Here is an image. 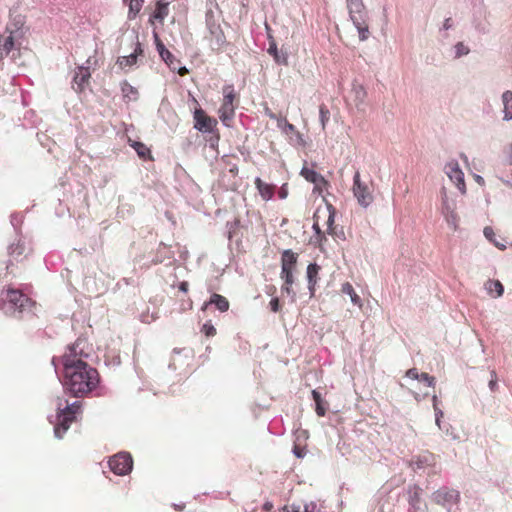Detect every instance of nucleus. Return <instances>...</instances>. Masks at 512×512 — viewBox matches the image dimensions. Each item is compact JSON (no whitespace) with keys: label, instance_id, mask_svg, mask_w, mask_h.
<instances>
[{"label":"nucleus","instance_id":"49530a36","mask_svg":"<svg viewBox=\"0 0 512 512\" xmlns=\"http://www.w3.org/2000/svg\"><path fill=\"white\" fill-rule=\"evenodd\" d=\"M278 195H279V198H281V199H285V198L287 197V195H288V190H287L286 184H285V185H283V186L280 188V190H279V192H278Z\"/></svg>","mask_w":512,"mask_h":512},{"label":"nucleus","instance_id":"ea45409f","mask_svg":"<svg viewBox=\"0 0 512 512\" xmlns=\"http://www.w3.org/2000/svg\"><path fill=\"white\" fill-rule=\"evenodd\" d=\"M282 131L287 135L297 134L300 136V133L297 131L295 125L291 124L290 122L283 128Z\"/></svg>","mask_w":512,"mask_h":512},{"label":"nucleus","instance_id":"3c124183","mask_svg":"<svg viewBox=\"0 0 512 512\" xmlns=\"http://www.w3.org/2000/svg\"><path fill=\"white\" fill-rule=\"evenodd\" d=\"M292 285L293 284H285L284 283L283 286H282V291L286 292L287 294L292 293Z\"/></svg>","mask_w":512,"mask_h":512},{"label":"nucleus","instance_id":"cd10ccee","mask_svg":"<svg viewBox=\"0 0 512 512\" xmlns=\"http://www.w3.org/2000/svg\"><path fill=\"white\" fill-rule=\"evenodd\" d=\"M486 289L491 294L493 292H495L497 297H500L503 294V292H504L503 285H502V283L499 280H489V281H487Z\"/></svg>","mask_w":512,"mask_h":512},{"label":"nucleus","instance_id":"5fc2aeb1","mask_svg":"<svg viewBox=\"0 0 512 512\" xmlns=\"http://www.w3.org/2000/svg\"><path fill=\"white\" fill-rule=\"evenodd\" d=\"M451 26H452V24H451V18H447V19L445 20V22H444L443 27H444V29H446V30H447V29L451 28Z\"/></svg>","mask_w":512,"mask_h":512},{"label":"nucleus","instance_id":"2f4dec72","mask_svg":"<svg viewBox=\"0 0 512 512\" xmlns=\"http://www.w3.org/2000/svg\"><path fill=\"white\" fill-rule=\"evenodd\" d=\"M456 209V205L454 203V201H449L446 193L444 192L443 193V196H442V213H445V212H453V210Z\"/></svg>","mask_w":512,"mask_h":512},{"label":"nucleus","instance_id":"412c9836","mask_svg":"<svg viewBox=\"0 0 512 512\" xmlns=\"http://www.w3.org/2000/svg\"><path fill=\"white\" fill-rule=\"evenodd\" d=\"M341 292L343 294H347L350 296V299H351V302L358 306L359 308H362L363 306V303H362V300L361 298L359 297V295L355 292L353 286L351 283L349 282H345L342 284L341 286Z\"/></svg>","mask_w":512,"mask_h":512},{"label":"nucleus","instance_id":"0eeeda50","mask_svg":"<svg viewBox=\"0 0 512 512\" xmlns=\"http://www.w3.org/2000/svg\"><path fill=\"white\" fill-rule=\"evenodd\" d=\"M108 464L114 474L123 476L131 472L133 459L129 453L120 452L112 456Z\"/></svg>","mask_w":512,"mask_h":512},{"label":"nucleus","instance_id":"4468645a","mask_svg":"<svg viewBox=\"0 0 512 512\" xmlns=\"http://www.w3.org/2000/svg\"><path fill=\"white\" fill-rule=\"evenodd\" d=\"M254 184L264 201L271 200L275 194L276 186L273 184H269L264 182L261 178L257 177L254 181Z\"/></svg>","mask_w":512,"mask_h":512},{"label":"nucleus","instance_id":"603ef678","mask_svg":"<svg viewBox=\"0 0 512 512\" xmlns=\"http://www.w3.org/2000/svg\"><path fill=\"white\" fill-rule=\"evenodd\" d=\"M265 113H266V115H267L270 119H272V120H275V119H277V117H278V115H277V114H275L274 112H272V111H271L270 109H268V108L266 109Z\"/></svg>","mask_w":512,"mask_h":512},{"label":"nucleus","instance_id":"4be33fe9","mask_svg":"<svg viewBox=\"0 0 512 512\" xmlns=\"http://www.w3.org/2000/svg\"><path fill=\"white\" fill-rule=\"evenodd\" d=\"M422 489L418 485H411L408 488V502L413 508H418L421 501Z\"/></svg>","mask_w":512,"mask_h":512},{"label":"nucleus","instance_id":"f3484780","mask_svg":"<svg viewBox=\"0 0 512 512\" xmlns=\"http://www.w3.org/2000/svg\"><path fill=\"white\" fill-rule=\"evenodd\" d=\"M320 269L321 267L316 263H311L307 267L308 287L311 293L314 292L315 286L317 285Z\"/></svg>","mask_w":512,"mask_h":512},{"label":"nucleus","instance_id":"6e6552de","mask_svg":"<svg viewBox=\"0 0 512 512\" xmlns=\"http://www.w3.org/2000/svg\"><path fill=\"white\" fill-rule=\"evenodd\" d=\"M433 501L437 505L449 507L455 505L460 501V493L456 489L441 487L433 494Z\"/></svg>","mask_w":512,"mask_h":512},{"label":"nucleus","instance_id":"052dcab7","mask_svg":"<svg viewBox=\"0 0 512 512\" xmlns=\"http://www.w3.org/2000/svg\"><path fill=\"white\" fill-rule=\"evenodd\" d=\"M269 53H270V54H274V56H276V55H277V49H276V47H275V46H270V48H269Z\"/></svg>","mask_w":512,"mask_h":512},{"label":"nucleus","instance_id":"393cba45","mask_svg":"<svg viewBox=\"0 0 512 512\" xmlns=\"http://www.w3.org/2000/svg\"><path fill=\"white\" fill-rule=\"evenodd\" d=\"M131 146L134 148V150L136 151L137 155L141 158V159H150V160H153V157L151 155V151L150 149L142 142H138V141H134Z\"/></svg>","mask_w":512,"mask_h":512},{"label":"nucleus","instance_id":"69168bd1","mask_svg":"<svg viewBox=\"0 0 512 512\" xmlns=\"http://www.w3.org/2000/svg\"><path fill=\"white\" fill-rule=\"evenodd\" d=\"M10 265H12V263L7 264V266H6L7 270L9 269Z\"/></svg>","mask_w":512,"mask_h":512},{"label":"nucleus","instance_id":"79ce46f5","mask_svg":"<svg viewBox=\"0 0 512 512\" xmlns=\"http://www.w3.org/2000/svg\"><path fill=\"white\" fill-rule=\"evenodd\" d=\"M161 58L173 69H175L176 67L174 66V62H178L176 60V58L174 57V55L170 52V55L167 56V55H164V56H161Z\"/></svg>","mask_w":512,"mask_h":512},{"label":"nucleus","instance_id":"f8f14e48","mask_svg":"<svg viewBox=\"0 0 512 512\" xmlns=\"http://www.w3.org/2000/svg\"><path fill=\"white\" fill-rule=\"evenodd\" d=\"M91 73L88 67H77L73 77L72 88L77 93L84 92L86 86L89 84Z\"/></svg>","mask_w":512,"mask_h":512},{"label":"nucleus","instance_id":"f03ea898","mask_svg":"<svg viewBox=\"0 0 512 512\" xmlns=\"http://www.w3.org/2000/svg\"><path fill=\"white\" fill-rule=\"evenodd\" d=\"M35 302L21 290L7 287L0 291V310L7 316L23 319L33 314Z\"/></svg>","mask_w":512,"mask_h":512},{"label":"nucleus","instance_id":"680f3d73","mask_svg":"<svg viewBox=\"0 0 512 512\" xmlns=\"http://www.w3.org/2000/svg\"><path fill=\"white\" fill-rule=\"evenodd\" d=\"M475 179H476V181H477L479 184H484V180H483V178H482L481 176L476 175V176H475Z\"/></svg>","mask_w":512,"mask_h":512},{"label":"nucleus","instance_id":"c9c22d12","mask_svg":"<svg viewBox=\"0 0 512 512\" xmlns=\"http://www.w3.org/2000/svg\"><path fill=\"white\" fill-rule=\"evenodd\" d=\"M316 506L314 504L305 505L303 511L300 508H295V506H291L290 508L286 507L284 512H314Z\"/></svg>","mask_w":512,"mask_h":512},{"label":"nucleus","instance_id":"0e129e2a","mask_svg":"<svg viewBox=\"0 0 512 512\" xmlns=\"http://www.w3.org/2000/svg\"><path fill=\"white\" fill-rule=\"evenodd\" d=\"M222 160H223L226 164H229V162H228V156H224V157L222 158Z\"/></svg>","mask_w":512,"mask_h":512},{"label":"nucleus","instance_id":"c85d7f7f","mask_svg":"<svg viewBox=\"0 0 512 512\" xmlns=\"http://www.w3.org/2000/svg\"><path fill=\"white\" fill-rule=\"evenodd\" d=\"M319 118L322 130H325L330 119V111L325 104L319 106Z\"/></svg>","mask_w":512,"mask_h":512},{"label":"nucleus","instance_id":"a878e982","mask_svg":"<svg viewBox=\"0 0 512 512\" xmlns=\"http://www.w3.org/2000/svg\"><path fill=\"white\" fill-rule=\"evenodd\" d=\"M312 398L313 400L315 401V404H316V414L319 416V417H323L325 416L326 414V407H325V403L321 397V394L317 391V390H312Z\"/></svg>","mask_w":512,"mask_h":512},{"label":"nucleus","instance_id":"de8ad7c7","mask_svg":"<svg viewBox=\"0 0 512 512\" xmlns=\"http://www.w3.org/2000/svg\"><path fill=\"white\" fill-rule=\"evenodd\" d=\"M314 229H315V232L317 234L318 237H320V241H322V239L326 240V237L324 236V233L320 230V228L318 227L317 224H314Z\"/></svg>","mask_w":512,"mask_h":512},{"label":"nucleus","instance_id":"2eb2a0df","mask_svg":"<svg viewBox=\"0 0 512 512\" xmlns=\"http://www.w3.org/2000/svg\"><path fill=\"white\" fill-rule=\"evenodd\" d=\"M210 304L215 305L220 312H226L229 310L230 307L228 299L217 293H213L209 301L203 304L202 310H205Z\"/></svg>","mask_w":512,"mask_h":512},{"label":"nucleus","instance_id":"f704fd0d","mask_svg":"<svg viewBox=\"0 0 512 512\" xmlns=\"http://www.w3.org/2000/svg\"><path fill=\"white\" fill-rule=\"evenodd\" d=\"M443 214H444L448 224L453 226L454 229H456L457 228V224H458V215H457L456 211L453 210L452 213L451 212H445Z\"/></svg>","mask_w":512,"mask_h":512},{"label":"nucleus","instance_id":"7c9ffc66","mask_svg":"<svg viewBox=\"0 0 512 512\" xmlns=\"http://www.w3.org/2000/svg\"><path fill=\"white\" fill-rule=\"evenodd\" d=\"M8 253L10 256H13L16 258L23 255V253H24L23 244H21L20 242L11 244L8 248Z\"/></svg>","mask_w":512,"mask_h":512},{"label":"nucleus","instance_id":"a18cd8bd","mask_svg":"<svg viewBox=\"0 0 512 512\" xmlns=\"http://www.w3.org/2000/svg\"><path fill=\"white\" fill-rule=\"evenodd\" d=\"M275 120L277 121V126L281 130H283V128L289 123L288 120L282 116H278L277 119H275Z\"/></svg>","mask_w":512,"mask_h":512},{"label":"nucleus","instance_id":"58836bf2","mask_svg":"<svg viewBox=\"0 0 512 512\" xmlns=\"http://www.w3.org/2000/svg\"><path fill=\"white\" fill-rule=\"evenodd\" d=\"M418 380L424 381L430 387H433L435 385V378L433 376H430L428 373H421L420 378Z\"/></svg>","mask_w":512,"mask_h":512},{"label":"nucleus","instance_id":"a19ab883","mask_svg":"<svg viewBox=\"0 0 512 512\" xmlns=\"http://www.w3.org/2000/svg\"><path fill=\"white\" fill-rule=\"evenodd\" d=\"M334 213H329V217L327 220V233L328 234H334Z\"/></svg>","mask_w":512,"mask_h":512},{"label":"nucleus","instance_id":"72a5a7b5","mask_svg":"<svg viewBox=\"0 0 512 512\" xmlns=\"http://www.w3.org/2000/svg\"><path fill=\"white\" fill-rule=\"evenodd\" d=\"M201 332L204 333L206 337H213L216 335V328L213 326L211 321H208L203 324Z\"/></svg>","mask_w":512,"mask_h":512},{"label":"nucleus","instance_id":"6e6d98bb","mask_svg":"<svg viewBox=\"0 0 512 512\" xmlns=\"http://www.w3.org/2000/svg\"><path fill=\"white\" fill-rule=\"evenodd\" d=\"M484 234H485V236H486L487 238H490L491 234H493L492 228H490V227H486V228L484 229Z\"/></svg>","mask_w":512,"mask_h":512},{"label":"nucleus","instance_id":"7ed1b4c3","mask_svg":"<svg viewBox=\"0 0 512 512\" xmlns=\"http://www.w3.org/2000/svg\"><path fill=\"white\" fill-rule=\"evenodd\" d=\"M82 402L77 400L69 404L67 400L58 398L57 402V424L54 427L55 436L63 438L70 425L76 421L77 415L81 413Z\"/></svg>","mask_w":512,"mask_h":512},{"label":"nucleus","instance_id":"c03bdc74","mask_svg":"<svg viewBox=\"0 0 512 512\" xmlns=\"http://www.w3.org/2000/svg\"><path fill=\"white\" fill-rule=\"evenodd\" d=\"M489 387L492 391H495L497 388V375L495 371L491 372V379L489 381Z\"/></svg>","mask_w":512,"mask_h":512},{"label":"nucleus","instance_id":"a211bd4d","mask_svg":"<svg viewBox=\"0 0 512 512\" xmlns=\"http://www.w3.org/2000/svg\"><path fill=\"white\" fill-rule=\"evenodd\" d=\"M14 48V38L12 33L9 35H0V60L7 56Z\"/></svg>","mask_w":512,"mask_h":512},{"label":"nucleus","instance_id":"e433bc0d","mask_svg":"<svg viewBox=\"0 0 512 512\" xmlns=\"http://www.w3.org/2000/svg\"><path fill=\"white\" fill-rule=\"evenodd\" d=\"M456 57H461L463 55H467L469 53V48L465 46L462 42H458L455 45Z\"/></svg>","mask_w":512,"mask_h":512},{"label":"nucleus","instance_id":"423d86ee","mask_svg":"<svg viewBox=\"0 0 512 512\" xmlns=\"http://www.w3.org/2000/svg\"><path fill=\"white\" fill-rule=\"evenodd\" d=\"M236 92L233 85H225L223 87V101L219 108V118L226 125L233 119L235 114Z\"/></svg>","mask_w":512,"mask_h":512},{"label":"nucleus","instance_id":"4d7b16f0","mask_svg":"<svg viewBox=\"0 0 512 512\" xmlns=\"http://www.w3.org/2000/svg\"><path fill=\"white\" fill-rule=\"evenodd\" d=\"M187 73H188V69H187L186 67H182V68H180V69L178 70V74H179L180 76H184V75H186Z\"/></svg>","mask_w":512,"mask_h":512},{"label":"nucleus","instance_id":"6ab92c4d","mask_svg":"<svg viewBox=\"0 0 512 512\" xmlns=\"http://www.w3.org/2000/svg\"><path fill=\"white\" fill-rule=\"evenodd\" d=\"M210 34L212 36L211 42L214 43L217 49L222 48L226 43V37L219 25L210 27Z\"/></svg>","mask_w":512,"mask_h":512},{"label":"nucleus","instance_id":"5701e85b","mask_svg":"<svg viewBox=\"0 0 512 512\" xmlns=\"http://www.w3.org/2000/svg\"><path fill=\"white\" fill-rule=\"evenodd\" d=\"M435 464V456L433 453L425 452L419 456H417L415 460L416 468L422 469L427 466H432Z\"/></svg>","mask_w":512,"mask_h":512},{"label":"nucleus","instance_id":"13d9d810","mask_svg":"<svg viewBox=\"0 0 512 512\" xmlns=\"http://www.w3.org/2000/svg\"><path fill=\"white\" fill-rule=\"evenodd\" d=\"M432 402H433V408L434 409L439 408L438 407V397L436 395H433Z\"/></svg>","mask_w":512,"mask_h":512},{"label":"nucleus","instance_id":"9b49d317","mask_svg":"<svg viewBox=\"0 0 512 512\" xmlns=\"http://www.w3.org/2000/svg\"><path fill=\"white\" fill-rule=\"evenodd\" d=\"M194 128L199 131L210 132L216 126L217 121L208 116L201 108L194 111Z\"/></svg>","mask_w":512,"mask_h":512},{"label":"nucleus","instance_id":"b1692460","mask_svg":"<svg viewBox=\"0 0 512 512\" xmlns=\"http://www.w3.org/2000/svg\"><path fill=\"white\" fill-rule=\"evenodd\" d=\"M502 101L504 106V119L512 120V92L505 91L502 95Z\"/></svg>","mask_w":512,"mask_h":512},{"label":"nucleus","instance_id":"ddd939ff","mask_svg":"<svg viewBox=\"0 0 512 512\" xmlns=\"http://www.w3.org/2000/svg\"><path fill=\"white\" fill-rule=\"evenodd\" d=\"M169 14V2H164L163 0H158L156 2L155 10L150 15L149 22L154 24L155 21H159L161 24L164 22V19Z\"/></svg>","mask_w":512,"mask_h":512},{"label":"nucleus","instance_id":"aec40b11","mask_svg":"<svg viewBox=\"0 0 512 512\" xmlns=\"http://www.w3.org/2000/svg\"><path fill=\"white\" fill-rule=\"evenodd\" d=\"M121 92L126 102L136 101L139 97L138 90L127 81L121 83Z\"/></svg>","mask_w":512,"mask_h":512},{"label":"nucleus","instance_id":"20e7f679","mask_svg":"<svg viewBox=\"0 0 512 512\" xmlns=\"http://www.w3.org/2000/svg\"><path fill=\"white\" fill-rule=\"evenodd\" d=\"M350 18L358 30L359 39H368L370 32L368 26V14L362 0H346Z\"/></svg>","mask_w":512,"mask_h":512},{"label":"nucleus","instance_id":"39448f33","mask_svg":"<svg viewBox=\"0 0 512 512\" xmlns=\"http://www.w3.org/2000/svg\"><path fill=\"white\" fill-rule=\"evenodd\" d=\"M373 190V182L362 181L360 173L357 171L353 177L352 191L360 206L367 208L373 203Z\"/></svg>","mask_w":512,"mask_h":512},{"label":"nucleus","instance_id":"dca6fc26","mask_svg":"<svg viewBox=\"0 0 512 512\" xmlns=\"http://www.w3.org/2000/svg\"><path fill=\"white\" fill-rule=\"evenodd\" d=\"M298 261V254L291 249L284 250L281 256V269L295 270Z\"/></svg>","mask_w":512,"mask_h":512},{"label":"nucleus","instance_id":"bb28decb","mask_svg":"<svg viewBox=\"0 0 512 512\" xmlns=\"http://www.w3.org/2000/svg\"><path fill=\"white\" fill-rule=\"evenodd\" d=\"M141 53H142V49H141L140 45L138 44L135 51L132 54H130L128 56H123L119 59V64L121 66H132L137 62L138 54H141Z\"/></svg>","mask_w":512,"mask_h":512},{"label":"nucleus","instance_id":"4c0bfd02","mask_svg":"<svg viewBox=\"0 0 512 512\" xmlns=\"http://www.w3.org/2000/svg\"><path fill=\"white\" fill-rule=\"evenodd\" d=\"M269 306L272 312H279L282 308V305L280 303V300L278 297L272 298L269 302Z\"/></svg>","mask_w":512,"mask_h":512},{"label":"nucleus","instance_id":"f257e3e1","mask_svg":"<svg viewBox=\"0 0 512 512\" xmlns=\"http://www.w3.org/2000/svg\"><path fill=\"white\" fill-rule=\"evenodd\" d=\"M82 342L77 340L68 346L59 361L63 365V387L74 397H83L92 392L99 384L98 371L90 366L83 357Z\"/></svg>","mask_w":512,"mask_h":512},{"label":"nucleus","instance_id":"c756f323","mask_svg":"<svg viewBox=\"0 0 512 512\" xmlns=\"http://www.w3.org/2000/svg\"><path fill=\"white\" fill-rule=\"evenodd\" d=\"M153 38H154V42H155V45H156V48H157V51L159 53L160 56H164V55H167L169 56L170 55V51L168 49H166L165 45L163 44V42L161 41L159 35L157 32H153Z\"/></svg>","mask_w":512,"mask_h":512},{"label":"nucleus","instance_id":"e2e57ef3","mask_svg":"<svg viewBox=\"0 0 512 512\" xmlns=\"http://www.w3.org/2000/svg\"><path fill=\"white\" fill-rule=\"evenodd\" d=\"M435 421H436L437 426L440 428L441 419L440 418H435Z\"/></svg>","mask_w":512,"mask_h":512},{"label":"nucleus","instance_id":"37998d69","mask_svg":"<svg viewBox=\"0 0 512 512\" xmlns=\"http://www.w3.org/2000/svg\"><path fill=\"white\" fill-rule=\"evenodd\" d=\"M420 374L416 368H411L406 372V376L408 378L418 380L420 378Z\"/></svg>","mask_w":512,"mask_h":512},{"label":"nucleus","instance_id":"473e14b6","mask_svg":"<svg viewBox=\"0 0 512 512\" xmlns=\"http://www.w3.org/2000/svg\"><path fill=\"white\" fill-rule=\"evenodd\" d=\"M294 271L289 269H281V279L285 282V284H293L294 283Z\"/></svg>","mask_w":512,"mask_h":512},{"label":"nucleus","instance_id":"bf43d9fd","mask_svg":"<svg viewBox=\"0 0 512 512\" xmlns=\"http://www.w3.org/2000/svg\"><path fill=\"white\" fill-rule=\"evenodd\" d=\"M230 173H232L233 175H237L238 173V167L236 165H233L230 169H229Z\"/></svg>","mask_w":512,"mask_h":512},{"label":"nucleus","instance_id":"09e8293b","mask_svg":"<svg viewBox=\"0 0 512 512\" xmlns=\"http://www.w3.org/2000/svg\"><path fill=\"white\" fill-rule=\"evenodd\" d=\"M189 289V284L188 282L186 281H182L180 284H179V290L182 291V292H187Z\"/></svg>","mask_w":512,"mask_h":512},{"label":"nucleus","instance_id":"864d4df0","mask_svg":"<svg viewBox=\"0 0 512 512\" xmlns=\"http://www.w3.org/2000/svg\"><path fill=\"white\" fill-rule=\"evenodd\" d=\"M435 411V418H442L443 417V411L440 408L434 409Z\"/></svg>","mask_w":512,"mask_h":512},{"label":"nucleus","instance_id":"1a4fd4ad","mask_svg":"<svg viewBox=\"0 0 512 512\" xmlns=\"http://www.w3.org/2000/svg\"><path fill=\"white\" fill-rule=\"evenodd\" d=\"M445 173L449 179L455 183L462 194L466 193V184L464 181V173L460 169L457 161H450L445 166Z\"/></svg>","mask_w":512,"mask_h":512},{"label":"nucleus","instance_id":"9d476101","mask_svg":"<svg viewBox=\"0 0 512 512\" xmlns=\"http://www.w3.org/2000/svg\"><path fill=\"white\" fill-rule=\"evenodd\" d=\"M300 174L308 182L313 183L314 190L318 191L319 193H321L328 186V181L321 174L316 172L313 168L304 166Z\"/></svg>","mask_w":512,"mask_h":512},{"label":"nucleus","instance_id":"8fccbe9b","mask_svg":"<svg viewBox=\"0 0 512 512\" xmlns=\"http://www.w3.org/2000/svg\"><path fill=\"white\" fill-rule=\"evenodd\" d=\"M506 154H507V156H506L507 157V162L509 164H512V144L507 149Z\"/></svg>","mask_w":512,"mask_h":512}]
</instances>
